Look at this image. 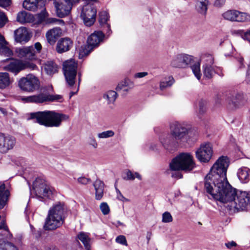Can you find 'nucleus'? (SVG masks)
I'll return each instance as SVG.
<instances>
[{
    "instance_id": "nucleus-23",
    "label": "nucleus",
    "mask_w": 250,
    "mask_h": 250,
    "mask_svg": "<svg viewBox=\"0 0 250 250\" xmlns=\"http://www.w3.org/2000/svg\"><path fill=\"white\" fill-rule=\"evenodd\" d=\"M62 34V31L60 27H55L48 31L46 33L47 42L50 45H54L57 39Z\"/></svg>"
},
{
    "instance_id": "nucleus-16",
    "label": "nucleus",
    "mask_w": 250,
    "mask_h": 250,
    "mask_svg": "<svg viewBox=\"0 0 250 250\" xmlns=\"http://www.w3.org/2000/svg\"><path fill=\"white\" fill-rule=\"evenodd\" d=\"M212 154V147L209 143L201 145L196 151V158L199 161L204 163L208 162L211 159Z\"/></svg>"
},
{
    "instance_id": "nucleus-45",
    "label": "nucleus",
    "mask_w": 250,
    "mask_h": 250,
    "mask_svg": "<svg viewBox=\"0 0 250 250\" xmlns=\"http://www.w3.org/2000/svg\"><path fill=\"white\" fill-rule=\"evenodd\" d=\"M114 132L111 130H106L97 134L99 139H106L114 136Z\"/></svg>"
},
{
    "instance_id": "nucleus-43",
    "label": "nucleus",
    "mask_w": 250,
    "mask_h": 250,
    "mask_svg": "<svg viewBox=\"0 0 250 250\" xmlns=\"http://www.w3.org/2000/svg\"><path fill=\"white\" fill-rule=\"evenodd\" d=\"M126 177H124V179L126 180H133L135 178H137L139 180L142 179L141 175L138 172H135L133 174L130 170H127L126 171Z\"/></svg>"
},
{
    "instance_id": "nucleus-36",
    "label": "nucleus",
    "mask_w": 250,
    "mask_h": 250,
    "mask_svg": "<svg viewBox=\"0 0 250 250\" xmlns=\"http://www.w3.org/2000/svg\"><path fill=\"white\" fill-rule=\"evenodd\" d=\"M30 15L25 11H21L18 14L17 20L21 23L29 22Z\"/></svg>"
},
{
    "instance_id": "nucleus-27",
    "label": "nucleus",
    "mask_w": 250,
    "mask_h": 250,
    "mask_svg": "<svg viewBox=\"0 0 250 250\" xmlns=\"http://www.w3.org/2000/svg\"><path fill=\"white\" fill-rule=\"evenodd\" d=\"M13 82L7 72H0V89H4L9 87Z\"/></svg>"
},
{
    "instance_id": "nucleus-50",
    "label": "nucleus",
    "mask_w": 250,
    "mask_h": 250,
    "mask_svg": "<svg viewBox=\"0 0 250 250\" xmlns=\"http://www.w3.org/2000/svg\"><path fill=\"white\" fill-rule=\"evenodd\" d=\"M207 102L204 100H201L199 102V112L201 114L205 113L206 111Z\"/></svg>"
},
{
    "instance_id": "nucleus-19",
    "label": "nucleus",
    "mask_w": 250,
    "mask_h": 250,
    "mask_svg": "<svg viewBox=\"0 0 250 250\" xmlns=\"http://www.w3.org/2000/svg\"><path fill=\"white\" fill-rule=\"evenodd\" d=\"M72 46L73 42L70 38H62L57 42L56 51L59 53H62L70 50Z\"/></svg>"
},
{
    "instance_id": "nucleus-47",
    "label": "nucleus",
    "mask_w": 250,
    "mask_h": 250,
    "mask_svg": "<svg viewBox=\"0 0 250 250\" xmlns=\"http://www.w3.org/2000/svg\"><path fill=\"white\" fill-rule=\"evenodd\" d=\"M128 83L129 82L127 81L121 83L117 87V90H122L123 91L127 92L129 89L131 88V87H128Z\"/></svg>"
},
{
    "instance_id": "nucleus-33",
    "label": "nucleus",
    "mask_w": 250,
    "mask_h": 250,
    "mask_svg": "<svg viewBox=\"0 0 250 250\" xmlns=\"http://www.w3.org/2000/svg\"><path fill=\"white\" fill-rule=\"evenodd\" d=\"M208 1H196L195 9L201 14H205L207 10Z\"/></svg>"
},
{
    "instance_id": "nucleus-53",
    "label": "nucleus",
    "mask_w": 250,
    "mask_h": 250,
    "mask_svg": "<svg viewBox=\"0 0 250 250\" xmlns=\"http://www.w3.org/2000/svg\"><path fill=\"white\" fill-rule=\"evenodd\" d=\"M30 228L34 236L37 239L40 238L42 235V231L41 230H36L33 226L30 225Z\"/></svg>"
},
{
    "instance_id": "nucleus-10",
    "label": "nucleus",
    "mask_w": 250,
    "mask_h": 250,
    "mask_svg": "<svg viewBox=\"0 0 250 250\" xmlns=\"http://www.w3.org/2000/svg\"><path fill=\"white\" fill-rule=\"evenodd\" d=\"M18 86L23 91L33 92L39 89L40 82L35 75L29 74L19 80Z\"/></svg>"
},
{
    "instance_id": "nucleus-49",
    "label": "nucleus",
    "mask_w": 250,
    "mask_h": 250,
    "mask_svg": "<svg viewBox=\"0 0 250 250\" xmlns=\"http://www.w3.org/2000/svg\"><path fill=\"white\" fill-rule=\"evenodd\" d=\"M100 209L104 215H107L109 213L110 208L106 203L103 202L100 206Z\"/></svg>"
},
{
    "instance_id": "nucleus-21",
    "label": "nucleus",
    "mask_w": 250,
    "mask_h": 250,
    "mask_svg": "<svg viewBox=\"0 0 250 250\" xmlns=\"http://www.w3.org/2000/svg\"><path fill=\"white\" fill-rule=\"evenodd\" d=\"M243 95L240 93H234L230 94L227 99V102L231 108H236L242 103Z\"/></svg>"
},
{
    "instance_id": "nucleus-35",
    "label": "nucleus",
    "mask_w": 250,
    "mask_h": 250,
    "mask_svg": "<svg viewBox=\"0 0 250 250\" xmlns=\"http://www.w3.org/2000/svg\"><path fill=\"white\" fill-rule=\"evenodd\" d=\"M78 238L83 243L86 250H90V239L87 234L84 232H81L78 235Z\"/></svg>"
},
{
    "instance_id": "nucleus-7",
    "label": "nucleus",
    "mask_w": 250,
    "mask_h": 250,
    "mask_svg": "<svg viewBox=\"0 0 250 250\" xmlns=\"http://www.w3.org/2000/svg\"><path fill=\"white\" fill-rule=\"evenodd\" d=\"M62 96L60 95H52L46 90L45 88H42L39 93L25 97L22 100L27 103L36 104L43 103L47 102L57 101L61 100Z\"/></svg>"
},
{
    "instance_id": "nucleus-17",
    "label": "nucleus",
    "mask_w": 250,
    "mask_h": 250,
    "mask_svg": "<svg viewBox=\"0 0 250 250\" xmlns=\"http://www.w3.org/2000/svg\"><path fill=\"white\" fill-rule=\"evenodd\" d=\"M15 144V139L9 135L0 133V152L6 153L13 148Z\"/></svg>"
},
{
    "instance_id": "nucleus-12",
    "label": "nucleus",
    "mask_w": 250,
    "mask_h": 250,
    "mask_svg": "<svg viewBox=\"0 0 250 250\" xmlns=\"http://www.w3.org/2000/svg\"><path fill=\"white\" fill-rule=\"evenodd\" d=\"M96 14L97 9L94 4L88 2L82 9L81 18L86 26H90L95 21Z\"/></svg>"
},
{
    "instance_id": "nucleus-6",
    "label": "nucleus",
    "mask_w": 250,
    "mask_h": 250,
    "mask_svg": "<svg viewBox=\"0 0 250 250\" xmlns=\"http://www.w3.org/2000/svg\"><path fill=\"white\" fill-rule=\"evenodd\" d=\"M54 190L44 179L38 178L33 183L31 192L38 198H51Z\"/></svg>"
},
{
    "instance_id": "nucleus-48",
    "label": "nucleus",
    "mask_w": 250,
    "mask_h": 250,
    "mask_svg": "<svg viewBox=\"0 0 250 250\" xmlns=\"http://www.w3.org/2000/svg\"><path fill=\"white\" fill-rule=\"evenodd\" d=\"M173 220L172 216L171 214L168 212L166 211L162 214V221L165 223H167L171 222Z\"/></svg>"
},
{
    "instance_id": "nucleus-31",
    "label": "nucleus",
    "mask_w": 250,
    "mask_h": 250,
    "mask_svg": "<svg viewBox=\"0 0 250 250\" xmlns=\"http://www.w3.org/2000/svg\"><path fill=\"white\" fill-rule=\"evenodd\" d=\"M117 97V94L113 90L108 91L103 95V98L107 101L108 104L114 103Z\"/></svg>"
},
{
    "instance_id": "nucleus-60",
    "label": "nucleus",
    "mask_w": 250,
    "mask_h": 250,
    "mask_svg": "<svg viewBox=\"0 0 250 250\" xmlns=\"http://www.w3.org/2000/svg\"><path fill=\"white\" fill-rule=\"evenodd\" d=\"M147 75L148 73L146 72H139L134 75V77L135 78H141L147 76Z\"/></svg>"
},
{
    "instance_id": "nucleus-32",
    "label": "nucleus",
    "mask_w": 250,
    "mask_h": 250,
    "mask_svg": "<svg viewBox=\"0 0 250 250\" xmlns=\"http://www.w3.org/2000/svg\"><path fill=\"white\" fill-rule=\"evenodd\" d=\"M204 77L209 79L212 78L215 73V67L213 65H203Z\"/></svg>"
},
{
    "instance_id": "nucleus-29",
    "label": "nucleus",
    "mask_w": 250,
    "mask_h": 250,
    "mask_svg": "<svg viewBox=\"0 0 250 250\" xmlns=\"http://www.w3.org/2000/svg\"><path fill=\"white\" fill-rule=\"evenodd\" d=\"M93 186L95 190L96 199L98 200H101L104 194V182L99 179H97L93 183Z\"/></svg>"
},
{
    "instance_id": "nucleus-26",
    "label": "nucleus",
    "mask_w": 250,
    "mask_h": 250,
    "mask_svg": "<svg viewBox=\"0 0 250 250\" xmlns=\"http://www.w3.org/2000/svg\"><path fill=\"white\" fill-rule=\"evenodd\" d=\"M9 195L10 192L5 188V184H0V209L6 205Z\"/></svg>"
},
{
    "instance_id": "nucleus-3",
    "label": "nucleus",
    "mask_w": 250,
    "mask_h": 250,
    "mask_svg": "<svg viewBox=\"0 0 250 250\" xmlns=\"http://www.w3.org/2000/svg\"><path fill=\"white\" fill-rule=\"evenodd\" d=\"M65 208L62 203L55 204L48 211L44 228L45 230H53L60 227L64 220Z\"/></svg>"
},
{
    "instance_id": "nucleus-39",
    "label": "nucleus",
    "mask_w": 250,
    "mask_h": 250,
    "mask_svg": "<svg viewBox=\"0 0 250 250\" xmlns=\"http://www.w3.org/2000/svg\"><path fill=\"white\" fill-rule=\"evenodd\" d=\"M201 60L204 63L203 65H213L214 59L212 56L209 54H203L201 58Z\"/></svg>"
},
{
    "instance_id": "nucleus-40",
    "label": "nucleus",
    "mask_w": 250,
    "mask_h": 250,
    "mask_svg": "<svg viewBox=\"0 0 250 250\" xmlns=\"http://www.w3.org/2000/svg\"><path fill=\"white\" fill-rule=\"evenodd\" d=\"M0 250H18L17 247L10 242L0 240Z\"/></svg>"
},
{
    "instance_id": "nucleus-1",
    "label": "nucleus",
    "mask_w": 250,
    "mask_h": 250,
    "mask_svg": "<svg viewBox=\"0 0 250 250\" xmlns=\"http://www.w3.org/2000/svg\"><path fill=\"white\" fill-rule=\"evenodd\" d=\"M229 166L227 157H220L211 167L204 181V191L210 199L218 200L225 208L230 210L238 191L229 183L226 173Z\"/></svg>"
},
{
    "instance_id": "nucleus-8",
    "label": "nucleus",
    "mask_w": 250,
    "mask_h": 250,
    "mask_svg": "<svg viewBox=\"0 0 250 250\" xmlns=\"http://www.w3.org/2000/svg\"><path fill=\"white\" fill-rule=\"evenodd\" d=\"M37 68V66L33 62L19 59L13 60L3 67L4 70L8 71L15 75H17L20 72L26 69L34 70Z\"/></svg>"
},
{
    "instance_id": "nucleus-20",
    "label": "nucleus",
    "mask_w": 250,
    "mask_h": 250,
    "mask_svg": "<svg viewBox=\"0 0 250 250\" xmlns=\"http://www.w3.org/2000/svg\"><path fill=\"white\" fill-rule=\"evenodd\" d=\"M14 38L17 42L25 43L30 39V36L26 28L21 27L14 31Z\"/></svg>"
},
{
    "instance_id": "nucleus-14",
    "label": "nucleus",
    "mask_w": 250,
    "mask_h": 250,
    "mask_svg": "<svg viewBox=\"0 0 250 250\" xmlns=\"http://www.w3.org/2000/svg\"><path fill=\"white\" fill-rule=\"evenodd\" d=\"M78 2L79 1H55L54 3L57 16L63 18L68 15L73 5Z\"/></svg>"
},
{
    "instance_id": "nucleus-52",
    "label": "nucleus",
    "mask_w": 250,
    "mask_h": 250,
    "mask_svg": "<svg viewBox=\"0 0 250 250\" xmlns=\"http://www.w3.org/2000/svg\"><path fill=\"white\" fill-rule=\"evenodd\" d=\"M61 23L63 22V21L62 20H58L54 18H48V16L46 18V21L44 22V24H52L54 23Z\"/></svg>"
},
{
    "instance_id": "nucleus-34",
    "label": "nucleus",
    "mask_w": 250,
    "mask_h": 250,
    "mask_svg": "<svg viewBox=\"0 0 250 250\" xmlns=\"http://www.w3.org/2000/svg\"><path fill=\"white\" fill-rule=\"evenodd\" d=\"M174 80L172 76H168L164 78L160 82V88L161 90L170 87L174 83Z\"/></svg>"
},
{
    "instance_id": "nucleus-38",
    "label": "nucleus",
    "mask_w": 250,
    "mask_h": 250,
    "mask_svg": "<svg viewBox=\"0 0 250 250\" xmlns=\"http://www.w3.org/2000/svg\"><path fill=\"white\" fill-rule=\"evenodd\" d=\"M5 44H2L0 43V54L1 55H3L6 57H12L13 55V51L7 46H6V44L8 43H5L3 42Z\"/></svg>"
},
{
    "instance_id": "nucleus-46",
    "label": "nucleus",
    "mask_w": 250,
    "mask_h": 250,
    "mask_svg": "<svg viewBox=\"0 0 250 250\" xmlns=\"http://www.w3.org/2000/svg\"><path fill=\"white\" fill-rule=\"evenodd\" d=\"M43 8V10L38 15V21L39 23H44L46 18L48 16V14L45 11V9Z\"/></svg>"
},
{
    "instance_id": "nucleus-30",
    "label": "nucleus",
    "mask_w": 250,
    "mask_h": 250,
    "mask_svg": "<svg viewBox=\"0 0 250 250\" xmlns=\"http://www.w3.org/2000/svg\"><path fill=\"white\" fill-rule=\"evenodd\" d=\"M44 68L46 73L52 75L58 71V65L53 61H47L44 64Z\"/></svg>"
},
{
    "instance_id": "nucleus-64",
    "label": "nucleus",
    "mask_w": 250,
    "mask_h": 250,
    "mask_svg": "<svg viewBox=\"0 0 250 250\" xmlns=\"http://www.w3.org/2000/svg\"><path fill=\"white\" fill-rule=\"evenodd\" d=\"M3 229L5 230L8 231V229L7 227L5 225V222L2 221L0 223V229Z\"/></svg>"
},
{
    "instance_id": "nucleus-42",
    "label": "nucleus",
    "mask_w": 250,
    "mask_h": 250,
    "mask_svg": "<svg viewBox=\"0 0 250 250\" xmlns=\"http://www.w3.org/2000/svg\"><path fill=\"white\" fill-rule=\"evenodd\" d=\"M28 47L17 48L15 52L17 56L19 58H24L26 59L27 53L28 52Z\"/></svg>"
},
{
    "instance_id": "nucleus-15",
    "label": "nucleus",
    "mask_w": 250,
    "mask_h": 250,
    "mask_svg": "<svg viewBox=\"0 0 250 250\" xmlns=\"http://www.w3.org/2000/svg\"><path fill=\"white\" fill-rule=\"evenodd\" d=\"M224 19L230 21L244 22L250 21V15L237 10H228L222 14Z\"/></svg>"
},
{
    "instance_id": "nucleus-51",
    "label": "nucleus",
    "mask_w": 250,
    "mask_h": 250,
    "mask_svg": "<svg viewBox=\"0 0 250 250\" xmlns=\"http://www.w3.org/2000/svg\"><path fill=\"white\" fill-rule=\"evenodd\" d=\"M116 242L117 243L122 244L125 246H127V241L126 240V238L124 235H119L117 236L115 239Z\"/></svg>"
},
{
    "instance_id": "nucleus-13",
    "label": "nucleus",
    "mask_w": 250,
    "mask_h": 250,
    "mask_svg": "<svg viewBox=\"0 0 250 250\" xmlns=\"http://www.w3.org/2000/svg\"><path fill=\"white\" fill-rule=\"evenodd\" d=\"M193 62V56L186 54H179L172 58L170 65L175 68H185Z\"/></svg>"
},
{
    "instance_id": "nucleus-44",
    "label": "nucleus",
    "mask_w": 250,
    "mask_h": 250,
    "mask_svg": "<svg viewBox=\"0 0 250 250\" xmlns=\"http://www.w3.org/2000/svg\"><path fill=\"white\" fill-rule=\"evenodd\" d=\"M26 59L29 60H34L37 59V53L34 50L33 46H28Z\"/></svg>"
},
{
    "instance_id": "nucleus-59",
    "label": "nucleus",
    "mask_w": 250,
    "mask_h": 250,
    "mask_svg": "<svg viewBox=\"0 0 250 250\" xmlns=\"http://www.w3.org/2000/svg\"><path fill=\"white\" fill-rule=\"evenodd\" d=\"M242 38L250 42V30L242 35Z\"/></svg>"
},
{
    "instance_id": "nucleus-54",
    "label": "nucleus",
    "mask_w": 250,
    "mask_h": 250,
    "mask_svg": "<svg viewBox=\"0 0 250 250\" xmlns=\"http://www.w3.org/2000/svg\"><path fill=\"white\" fill-rule=\"evenodd\" d=\"M7 18L4 13H0V28L2 27L7 22Z\"/></svg>"
},
{
    "instance_id": "nucleus-57",
    "label": "nucleus",
    "mask_w": 250,
    "mask_h": 250,
    "mask_svg": "<svg viewBox=\"0 0 250 250\" xmlns=\"http://www.w3.org/2000/svg\"><path fill=\"white\" fill-rule=\"evenodd\" d=\"M33 47L34 50L36 49L35 51L36 52V53H40L42 49V46L41 44L39 42H36L34 44Z\"/></svg>"
},
{
    "instance_id": "nucleus-37",
    "label": "nucleus",
    "mask_w": 250,
    "mask_h": 250,
    "mask_svg": "<svg viewBox=\"0 0 250 250\" xmlns=\"http://www.w3.org/2000/svg\"><path fill=\"white\" fill-rule=\"evenodd\" d=\"M93 49V47L88 44L86 45L82 46L79 51V58L82 59L84 57L88 55Z\"/></svg>"
},
{
    "instance_id": "nucleus-41",
    "label": "nucleus",
    "mask_w": 250,
    "mask_h": 250,
    "mask_svg": "<svg viewBox=\"0 0 250 250\" xmlns=\"http://www.w3.org/2000/svg\"><path fill=\"white\" fill-rule=\"evenodd\" d=\"M191 68L195 76L198 80H200L202 74L200 70V63L199 62H196L193 65L191 66Z\"/></svg>"
},
{
    "instance_id": "nucleus-61",
    "label": "nucleus",
    "mask_w": 250,
    "mask_h": 250,
    "mask_svg": "<svg viewBox=\"0 0 250 250\" xmlns=\"http://www.w3.org/2000/svg\"><path fill=\"white\" fill-rule=\"evenodd\" d=\"M246 81L250 84V66L248 65V69L247 71Z\"/></svg>"
},
{
    "instance_id": "nucleus-5",
    "label": "nucleus",
    "mask_w": 250,
    "mask_h": 250,
    "mask_svg": "<svg viewBox=\"0 0 250 250\" xmlns=\"http://www.w3.org/2000/svg\"><path fill=\"white\" fill-rule=\"evenodd\" d=\"M170 133L172 137L179 143L188 141L190 132V125L186 122L174 121L169 125Z\"/></svg>"
},
{
    "instance_id": "nucleus-11",
    "label": "nucleus",
    "mask_w": 250,
    "mask_h": 250,
    "mask_svg": "<svg viewBox=\"0 0 250 250\" xmlns=\"http://www.w3.org/2000/svg\"><path fill=\"white\" fill-rule=\"evenodd\" d=\"M230 211L247 210L250 208V195L246 191H238L234 202H232Z\"/></svg>"
},
{
    "instance_id": "nucleus-25",
    "label": "nucleus",
    "mask_w": 250,
    "mask_h": 250,
    "mask_svg": "<svg viewBox=\"0 0 250 250\" xmlns=\"http://www.w3.org/2000/svg\"><path fill=\"white\" fill-rule=\"evenodd\" d=\"M44 1H23L22 6L26 10L35 11L38 9L44 7Z\"/></svg>"
},
{
    "instance_id": "nucleus-62",
    "label": "nucleus",
    "mask_w": 250,
    "mask_h": 250,
    "mask_svg": "<svg viewBox=\"0 0 250 250\" xmlns=\"http://www.w3.org/2000/svg\"><path fill=\"white\" fill-rule=\"evenodd\" d=\"M224 3V1H215L213 5L214 6L219 8L222 7Z\"/></svg>"
},
{
    "instance_id": "nucleus-2",
    "label": "nucleus",
    "mask_w": 250,
    "mask_h": 250,
    "mask_svg": "<svg viewBox=\"0 0 250 250\" xmlns=\"http://www.w3.org/2000/svg\"><path fill=\"white\" fill-rule=\"evenodd\" d=\"M69 118L68 115L54 110H44L30 113L29 119L35 120L36 123L45 127H57Z\"/></svg>"
},
{
    "instance_id": "nucleus-4",
    "label": "nucleus",
    "mask_w": 250,
    "mask_h": 250,
    "mask_svg": "<svg viewBox=\"0 0 250 250\" xmlns=\"http://www.w3.org/2000/svg\"><path fill=\"white\" fill-rule=\"evenodd\" d=\"M169 167L172 170L189 172L195 167V163L190 154L182 153L172 160Z\"/></svg>"
},
{
    "instance_id": "nucleus-22",
    "label": "nucleus",
    "mask_w": 250,
    "mask_h": 250,
    "mask_svg": "<svg viewBox=\"0 0 250 250\" xmlns=\"http://www.w3.org/2000/svg\"><path fill=\"white\" fill-rule=\"evenodd\" d=\"M104 37V35L102 31H95L88 38L87 43L94 48L103 41Z\"/></svg>"
},
{
    "instance_id": "nucleus-58",
    "label": "nucleus",
    "mask_w": 250,
    "mask_h": 250,
    "mask_svg": "<svg viewBox=\"0 0 250 250\" xmlns=\"http://www.w3.org/2000/svg\"><path fill=\"white\" fill-rule=\"evenodd\" d=\"M12 1H0V6L4 8H7L11 4Z\"/></svg>"
},
{
    "instance_id": "nucleus-24",
    "label": "nucleus",
    "mask_w": 250,
    "mask_h": 250,
    "mask_svg": "<svg viewBox=\"0 0 250 250\" xmlns=\"http://www.w3.org/2000/svg\"><path fill=\"white\" fill-rule=\"evenodd\" d=\"M109 19V16L106 11H102L99 13V22L101 26H104L105 28V31L107 36H109L112 32L110 24L107 22Z\"/></svg>"
},
{
    "instance_id": "nucleus-18",
    "label": "nucleus",
    "mask_w": 250,
    "mask_h": 250,
    "mask_svg": "<svg viewBox=\"0 0 250 250\" xmlns=\"http://www.w3.org/2000/svg\"><path fill=\"white\" fill-rule=\"evenodd\" d=\"M159 141L162 146L167 150L175 148L178 145V142L171 136L170 133H162L159 137Z\"/></svg>"
},
{
    "instance_id": "nucleus-28",
    "label": "nucleus",
    "mask_w": 250,
    "mask_h": 250,
    "mask_svg": "<svg viewBox=\"0 0 250 250\" xmlns=\"http://www.w3.org/2000/svg\"><path fill=\"white\" fill-rule=\"evenodd\" d=\"M237 176L242 183H248L250 180V169L245 167L240 168L237 171Z\"/></svg>"
},
{
    "instance_id": "nucleus-55",
    "label": "nucleus",
    "mask_w": 250,
    "mask_h": 250,
    "mask_svg": "<svg viewBox=\"0 0 250 250\" xmlns=\"http://www.w3.org/2000/svg\"><path fill=\"white\" fill-rule=\"evenodd\" d=\"M88 143L89 145L91 146L94 148H97L98 147V143L95 138L93 136L89 137Z\"/></svg>"
},
{
    "instance_id": "nucleus-9",
    "label": "nucleus",
    "mask_w": 250,
    "mask_h": 250,
    "mask_svg": "<svg viewBox=\"0 0 250 250\" xmlns=\"http://www.w3.org/2000/svg\"><path fill=\"white\" fill-rule=\"evenodd\" d=\"M77 67V62L72 59L65 61L63 63V74L66 82L70 86H72L75 83Z\"/></svg>"
},
{
    "instance_id": "nucleus-63",
    "label": "nucleus",
    "mask_w": 250,
    "mask_h": 250,
    "mask_svg": "<svg viewBox=\"0 0 250 250\" xmlns=\"http://www.w3.org/2000/svg\"><path fill=\"white\" fill-rule=\"evenodd\" d=\"M225 245L228 248L231 249L232 247L236 246V243L234 241H231V242L226 243Z\"/></svg>"
},
{
    "instance_id": "nucleus-56",
    "label": "nucleus",
    "mask_w": 250,
    "mask_h": 250,
    "mask_svg": "<svg viewBox=\"0 0 250 250\" xmlns=\"http://www.w3.org/2000/svg\"><path fill=\"white\" fill-rule=\"evenodd\" d=\"M90 180L88 178H85L84 177H81L78 179V182L81 184L86 185L89 182Z\"/></svg>"
}]
</instances>
